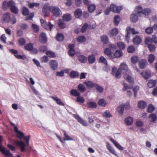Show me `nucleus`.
<instances>
[{"instance_id":"obj_1","label":"nucleus","mask_w":157,"mask_h":157,"mask_svg":"<svg viewBox=\"0 0 157 157\" xmlns=\"http://www.w3.org/2000/svg\"><path fill=\"white\" fill-rule=\"evenodd\" d=\"M15 5V3L13 0H10L8 2L5 1L3 3L2 9L6 10L8 7H10L11 12L15 14H17L18 13V10Z\"/></svg>"},{"instance_id":"obj_2","label":"nucleus","mask_w":157,"mask_h":157,"mask_svg":"<svg viewBox=\"0 0 157 157\" xmlns=\"http://www.w3.org/2000/svg\"><path fill=\"white\" fill-rule=\"evenodd\" d=\"M15 132L16 133V137L19 139H24L25 141L26 144L27 145L29 144V141L30 136H25V135L23 132L19 130L17 126L15 127Z\"/></svg>"},{"instance_id":"obj_3","label":"nucleus","mask_w":157,"mask_h":157,"mask_svg":"<svg viewBox=\"0 0 157 157\" xmlns=\"http://www.w3.org/2000/svg\"><path fill=\"white\" fill-rule=\"evenodd\" d=\"M22 14L25 16H28L25 18V20L27 21L29 20H32L34 16V14L33 13H31L29 14V11L28 9L25 7H23L22 9Z\"/></svg>"},{"instance_id":"obj_4","label":"nucleus","mask_w":157,"mask_h":157,"mask_svg":"<svg viewBox=\"0 0 157 157\" xmlns=\"http://www.w3.org/2000/svg\"><path fill=\"white\" fill-rule=\"evenodd\" d=\"M145 42L148 46L152 44L153 42L156 44L157 43V36L155 35H153L152 38L147 37L145 39Z\"/></svg>"},{"instance_id":"obj_5","label":"nucleus","mask_w":157,"mask_h":157,"mask_svg":"<svg viewBox=\"0 0 157 157\" xmlns=\"http://www.w3.org/2000/svg\"><path fill=\"white\" fill-rule=\"evenodd\" d=\"M40 22L42 26L45 29L51 31L54 26L51 22H48L47 23L43 19H40Z\"/></svg>"},{"instance_id":"obj_6","label":"nucleus","mask_w":157,"mask_h":157,"mask_svg":"<svg viewBox=\"0 0 157 157\" xmlns=\"http://www.w3.org/2000/svg\"><path fill=\"white\" fill-rule=\"evenodd\" d=\"M51 12L57 17H59L62 14L60 10L57 6H52V7H51Z\"/></svg>"},{"instance_id":"obj_7","label":"nucleus","mask_w":157,"mask_h":157,"mask_svg":"<svg viewBox=\"0 0 157 157\" xmlns=\"http://www.w3.org/2000/svg\"><path fill=\"white\" fill-rule=\"evenodd\" d=\"M122 72L121 68H118L117 71L116 68L114 67L112 69V74L116 78H118L121 77V74Z\"/></svg>"},{"instance_id":"obj_8","label":"nucleus","mask_w":157,"mask_h":157,"mask_svg":"<svg viewBox=\"0 0 157 157\" xmlns=\"http://www.w3.org/2000/svg\"><path fill=\"white\" fill-rule=\"evenodd\" d=\"M10 20V14L8 12L2 15V23H8Z\"/></svg>"},{"instance_id":"obj_9","label":"nucleus","mask_w":157,"mask_h":157,"mask_svg":"<svg viewBox=\"0 0 157 157\" xmlns=\"http://www.w3.org/2000/svg\"><path fill=\"white\" fill-rule=\"evenodd\" d=\"M73 116L77 120L78 122L81 124L83 126H87L88 125V124L87 121L83 120L78 115L74 114Z\"/></svg>"},{"instance_id":"obj_10","label":"nucleus","mask_w":157,"mask_h":157,"mask_svg":"<svg viewBox=\"0 0 157 157\" xmlns=\"http://www.w3.org/2000/svg\"><path fill=\"white\" fill-rule=\"evenodd\" d=\"M121 6H118L114 4H111L110 6V9L111 11L114 13H119L122 9Z\"/></svg>"},{"instance_id":"obj_11","label":"nucleus","mask_w":157,"mask_h":157,"mask_svg":"<svg viewBox=\"0 0 157 157\" xmlns=\"http://www.w3.org/2000/svg\"><path fill=\"white\" fill-rule=\"evenodd\" d=\"M49 64L50 67L52 70H56L57 69L58 63L56 60H51L49 63Z\"/></svg>"},{"instance_id":"obj_12","label":"nucleus","mask_w":157,"mask_h":157,"mask_svg":"<svg viewBox=\"0 0 157 157\" xmlns=\"http://www.w3.org/2000/svg\"><path fill=\"white\" fill-rule=\"evenodd\" d=\"M0 151H1L2 154H4L7 157H13L12 154L11 153H10V151L9 150H6L4 147H2V145H0Z\"/></svg>"},{"instance_id":"obj_13","label":"nucleus","mask_w":157,"mask_h":157,"mask_svg":"<svg viewBox=\"0 0 157 157\" xmlns=\"http://www.w3.org/2000/svg\"><path fill=\"white\" fill-rule=\"evenodd\" d=\"M52 6H49V4L46 3L44 5L42 9V12L45 14L47 15L49 11H51V7Z\"/></svg>"},{"instance_id":"obj_14","label":"nucleus","mask_w":157,"mask_h":157,"mask_svg":"<svg viewBox=\"0 0 157 157\" xmlns=\"http://www.w3.org/2000/svg\"><path fill=\"white\" fill-rule=\"evenodd\" d=\"M40 41L42 43L45 44L47 42V38L45 34L44 33H40L39 37Z\"/></svg>"},{"instance_id":"obj_15","label":"nucleus","mask_w":157,"mask_h":157,"mask_svg":"<svg viewBox=\"0 0 157 157\" xmlns=\"http://www.w3.org/2000/svg\"><path fill=\"white\" fill-rule=\"evenodd\" d=\"M131 72H128L127 74H124V77L129 82L133 83H134V80L131 75Z\"/></svg>"},{"instance_id":"obj_16","label":"nucleus","mask_w":157,"mask_h":157,"mask_svg":"<svg viewBox=\"0 0 157 157\" xmlns=\"http://www.w3.org/2000/svg\"><path fill=\"white\" fill-rule=\"evenodd\" d=\"M147 64L146 60L141 59L139 62V65L140 68L143 69L144 68Z\"/></svg>"},{"instance_id":"obj_17","label":"nucleus","mask_w":157,"mask_h":157,"mask_svg":"<svg viewBox=\"0 0 157 157\" xmlns=\"http://www.w3.org/2000/svg\"><path fill=\"white\" fill-rule=\"evenodd\" d=\"M119 68H121V71H124V74H127L128 72H130L128 69V66L127 65L124 63H122Z\"/></svg>"},{"instance_id":"obj_18","label":"nucleus","mask_w":157,"mask_h":157,"mask_svg":"<svg viewBox=\"0 0 157 157\" xmlns=\"http://www.w3.org/2000/svg\"><path fill=\"white\" fill-rule=\"evenodd\" d=\"M132 41L134 44L139 45L142 41V39L140 36H136L133 39Z\"/></svg>"},{"instance_id":"obj_19","label":"nucleus","mask_w":157,"mask_h":157,"mask_svg":"<svg viewBox=\"0 0 157 157\" xmlns=\"http://www.w3.org/2000/svg\"><path fill=\"white\" fill-rule=\"evenodd\" d=\"M104 53L110 58L113 59L114 58V56H112V52L109 48H105L104 50Z\"/></svg>"},{"instance_id":"obj_20","label":"nucleus","mask_w":157,"mask_h":157,"mask_svg":"<svg viewBox=\"0 0 157 157\" xmlns=\"http://www.w3.org/2000/svg\"><path fill=\"white\" fill-rule=\"evenodd\" d=\"M156 81L155 80H150L148 82L147 86L149 88H152L156 85Z\"/></svg>"},{"instance_id":"obj_21","label":"nucleus","mask_w":157,"mask_h":157,"mask_svg":"<svg viewBox=\"0 0 157 157\" xmlns=\"http://www.w3.org/2000/svg\"><path fill=\"white\" fill-rule=\"evenodd\" d=\"M106 147L107 149L110 152L116 156L117 155L115 151L109 143L108 142L106 143Z\"/></svg>"},{"instance_id":"obj_22","label":"nucleus","mask_w":157,"mask_h":157,"mask_svg":"<svg viewBox=\"0 0 157 157\" xmlns=\"http://www.w3.org/2000/svg\"><path fill=\"white\" fill-rule=\"evenodd\" d=\"M110 141L112 142L115 146L118 149L120 150H123L124 148L122 147L118 143L115 141L113 139L111 138L110 139Z\"/></svg>"},{"instance_id":"obj_23","label":"nucleus","mask_w":157,"mask_h":157,"mask_svg":"<svg viewBox=\"0 0 157 157\" xmlns=\"http://www.w3.org/2000/svg\"><path fill=\"white\" fill-rule=\"evenodd\" d=\"M84 83L88 88H92L94 87L96 84L94 83L92 81H87L84 82Z\"/></svg>"},{"instance_id":"obj_24","label":"nucleus","mask_w":157,"mask_h":157,"mask_svg":"<svg viewBox=\"0 0 157 157\" xmlns=\"http://www.w3.org/2000/svg\"><path fill=\"white\" fill-rule=\"evenodd\" d=\"M16 144L20 147L21 152H23L25 151V147L26 146V144L24 142L22 141H17L16 142Z\"/></svg>"},{"instance_id":"obj_25","label":"nucleus","mask_w":157,"mask_h":157,"mask_svg":"<svg viewBox=\"0 0 157 157\" xmlns=\"http://www.w3.org/2000/svg\"><path fill=\"white\" fill-rule=\"evenodd\" d=\"M87 58L88 62L90 64L93 63L96 60L95 56L93 54L88 56Z\"/></svg>"},{"instance_id":"obj_26","label":"nucleus","mask_w":157,"mask_h":157,"mask_svg":"<svg viewBox=\"0 0 157 157\" xmlns=\"http://www.w3.org/2000/svg\"><path fill=\"white\" fill-rule=\"evenodd\" d=\"M86 105L88 108L92 109L96 108L97 106V103L93 101L88 102L87 103Z\"/></svg>"},{"instance_id":"obj_27","label":"nucleus","mask_w":157,"mask_h":157,"mask_svg":"<svg viewBox=\"0 0 157 157\" xmlns=\"http://www.w3.org/2000/svg\"><path fill=\"white\" fill-rule=\"evenodd\" d=\"M82 12L80 8L76 9L74 13V15L76 18H79L82 16Z\"/></svg>"},{"instance_id":"obj_28","label":"nucleus","mask_w":157,"mask_h":157,"mask_svg":"<svg viewBox=\"0 0 157 157\" xmlns=\"http://www.w3.org/2000/svg\"><path fill=\"white\" fill-rule=\"evenodd\" d=\"M118 33V29L117 28H113L109 32L108 34L110 36H116Z\"/></svg>"},{"instance_id":"obj_29","label":"nucleus","mask_w":157,"mask_h":157,"mask_svg":"<svg viewBox=\"0 0 157 157\" xmlns=\"http://www.w3.org/2000/svg\"><path fill=\"white\" fill-rule=\"evenodd\" d=\"M51 98L58 105H64V104L62 102L61 99L57 97L51 96Z\"/></svg>"},{"instance_id":"obj_30","label":"nucleus","mask_w":157,"mask_h":157,"mask_svg":"<svg viewBox=\"0 0 157 157\" xmlns=\"http://www.w3.org/2000/svg\"><path fill=\"white\" fill-rule=\"evenodd\" d=\"M63 136L64 138L63 139V140H73V139L70 137L69 136H68V134L66 132V131L64 130H63Z\"/></svg>"},{"instance_id":"obj_31","label":"nucleus","mask_w":157,"mask_h":157,"mask_svg":"<svg viewBox=\"0 0 157 157\" xmlns=\"http://www.w3.org/2000/svg\"><path fill=\"white\" fill-rule=\"evenodd\" d=\"M138 107L141 109L145 108L147 106V103L143 101H140L138 103Z\"/></svg>"},{"instance_id":"obj_32","label":"nucleus","mask_w":157,"mask_h":157,"mask_svg":"<svg viewBox=\"0 0 157 157\" xmlns=\"http://www.w3.org/2000/svg\"><path fill=\"white\" fill-rule=\"evenodd\" d=\"M33 45L32 43L27 44L24 46V48L28 51H31L33 49Z\"/></svg>"},{"instance_id":"obj_33","label":"nucleus","mask_w":157,"mask_h":157,"mask_svg":"<svg viewBox=\"0 0 157 157\" xmlns=\"http://www.w3.org/2000/svg\"><path fill=\"white\" fill-rule=\"evenodd\" d=\"M131 21L133 22H136L138 20V16L136 14L132 13L130 17Z\"/></svg>"},{"instance_id":"obj_34","label":"nucleus","mask_w":157,"mask_h":157,"mask_svg":"<svg viewBox=\"0 0 157 157\" xmlns=\"http://www.w3.org/2000/svg\"><path fill=\"white\" fill-rule=\"evenodd\" d=\"M101 40L102 42L105 44H107L108 43L109 39L108 36L105 35L102 36L101 37Z\"/></svg>"},{"instance_id":"obj_35","label":"nucleus","mask_w":157,"mask_h":157,"mask_svg":"<svg viewBox=\"0 0 157 157\" xmlns=\"http://www.w3.org/2000/svg\"><path fill=\"white\" fill-rule=\"evenodd\" d=\"M64 35L61 33H58L56 36V40L59 41H63L64 39Z\"/></svg>"},{"instance_id":"obj_36","label":"nucleus","mask_w":157,"mask_h":157,"mask_svg":"<svg viewBox=\"0 0 157 157\" xmlns=\"http://www.w3.org/2000/svg\"><path fill=\"white\" fill-rule=\"evenodd\" d=\"M45 54L48 57L50 58H55L56 57L55 53L51 51H46Z\"/></svg>"},{"instance_id":"obj_37","label":"nucleus","mask_w":157,"mask_h":157,"mask_svg":"<svg viewBox=\"0 0 157 157\" xmlns=\"http://www.w3.org/2000/svg\"><path fill=\"white\" fill-rule=\"evenodd\" d=\"M79 75L78 73L74 71H72L69 73V76L71 78H76L78 77Z\"/></svg>"},{"instance_id":"obj_38","label":"nucleus","mask_w":157,"mask_h":157,"mask_svg":"<svg viewBox=\"0 0 157 157\" xmlns=\"http://www.w3.org/2000/svg\"><path fill=\"white\" fill-rule=\"evenodd\" d=\"M70 93L71 95L75 97H77L81 95L80 93L77 90L75 89L71 90L70 91Z\"/></svg>"},{"instance_id":"obj_39","label":"nucleus","mask_w":157,"mask_h":157,"mask_svg":"<svg viewBox=\"0 0 157 157\" xmlns=\"http://www.w3.org/2000/svg\"><path fill=\"white\" fill-rule=\"evenodd\" d=\"M124 121L126 124L130 125L132 123L133 119L132 117H128L125 119Z\"/></svg>"},{"instance_id":"obj_40","label":"nucleus","mask_w":157,"mask_h":157,"mask_svg":"<svg viewBox=\"0 0 157 157\" xmlns=\"http://www.w3.org/2000/svg\"><path fill=\"white\" fill-rule=\"evenodd\" d=\"M98 103L99 106L102 107H105L107 104L106 101L103 98L100 99Z\"/></svg>"},{"instance_id":"obj_41","label":"nucleus","mask_w":157,"mask_h":157,"mask_svg":"<svg viewBox=\"0 0 157 157\" xmlns=\"http://www.w3.org/2000/svg\"><path fill=\"white\" fill-rule=\"evenodd\" d=\"M58 25L60 29L64 28L66 27V24L61 19L59 20L57 22Z\"/></svg>"},{"instance_id":"obj_42","label":"nucleus","mask_w":157,"mask_h":157,"mask_svg":"<svg viewBox=\"0 0 157 157\" xmlns=\"http://www.w3.org/2000/svg\"><path fill=\"white\" fill-rule=\"evenodd\" d=\"M155 59V57L153 54H150L148 57V60L149 63L151 64L154 61Z\"/></svg>"},{"instance_id":"obj_43","label":"nucleus","mask_w":157,"mask_h":157,"mask_svg":"<svg viewBox=\"0 0 157 157\" xmlns=\"http://www.w3.org/2000/svg\"><path fill=\"white\" fill-rule=\"evenodd\" d=\"M78 89L79 91L82 92H84L86 90V88L82 84H79L78 86Z\"/></svg>"},{"instance_id":"obj_44","label":"nucleus","mask_w":157,"mask_h":157,"mask_svg":"<svg viewBox=\"0 0 157 157\" xmlns=\"http://www.w3.org/2000/svg\"><path fill=\"white\" fill-rule=\"evenodd\" d=\"M88 6V11L91 13L93 12L96 9V6L94 5L90 4Z\"/></svg>"},{"instance_id":"obj_45","label":"nucleus","mask_w":157,"mask_h":157,"mask_svg":"<svg viewBox=\"0 0 157 157\" xmlns=\"http://www.w3.org/2000/svg\"><path fill=\"white\" fill-rule=\"evenodd\" d=\"M63 18L64 21H69L71 19V17L70 14H67L64 15Z\"/></svg>"},{"instance_id":"obj_46","label":"nucleus","mask_w":157,"mask_h":157,"mask_svg":"<svg viewBox=\"0 0 157 157\" xmlns=\"http://www.w3.org/2000/svg\"><path fill=\"white\" fill-rule=\"evenodd\" d=\"M135 11L136 13L138 14L141 13H142L143 11L142 7L140 6H137L136 7Z\"/></svg>"},{"instance_id":"obj_47","label":"nucleus","mask_w":157,"mask_h":157,"mask_svg":"<svg viewBox=\"0 0 157 157\" xmlns=\"http://www.w3.org/2000/svg\"><path fill=\"white\" fill-rule=\"evenodd\" d=\"M126 31H129L130 32V34L132 33L133 34H138L139 32L136 31L134 28H131L129 27L127 28L126 30Z\"/></svg>"},{"instance_id":"obj_48","label":"nucleus","mask_w":157,"mask_h":157,"mask_svg":"<svg viewBox=\"0 0 157 157\" xmlns=\"http://www.w3.org/2000/svg\"><path fill=\"white\" fill-rule=\"evenodd\" d=\"M79 61L82 63H86L87 60L86 58L83 55H80L79 56Z\"/></svg>"},{"instance_id":"obj_49","label":"nucleus","mask_w":157,"mask_h":157,"mask_svg":"<svg viewBox=\"0 0 157 157\" xmlns=\"http://www.w3.org/2000/svg\"><path fill=\"white\" fill-rule=\"evenodd\" d=\"M120 21V18L119 16L117 15L114 17V23L115 25H118Z\"/></svg>"},{"instance_id":"obj_50","label":"nucleus","mask_w":157,"mask_h":157,"mask_svg":"<svg viewBox=\"0 0 157 157\" xmlns=\"http://www.w3.org/2000/svg\"><path fill=\"white\" fill-rule=\"evenodd\" d=\"M117 110L120 114H123L124 110V106L123 105H120L117 108Z\"/></svg>"},{"instance_id":"obj_51","label":"nucleus","mask_w":157,"mask_h":157,"mask_svg":"<svg viewBox=\"0 0 157 157\" xmlns=\"http://www.w3.org/2000/svg\"><path fill=\"white\" fill-rule=\"evenodd\" d=\"M122 55V51L121 50H118L116 51L114 53L115 57L119 58L121 57Z\"/></svg>"},{"instance_id":"obj_52","label":"nucleus","mask_w":157,"mask_h":157,"mask_svg":"<svg viewBox=\"0 0 157 157\" xmlns=\"http://www.w3.org/2000/svg\"><path fill=\"white\" fill-rule=\"evenodd\" d=\"M19 44L21 46L24 45L26 43L25 40L23 38H21L19 39L18 41Z\"/></svg>"},{"instance_id":"obj_53","label":"nucleus","mask_w":157,"mask_h":157,"mask_svg":"<svg viewBox=\"0 0 157 157\" xmlns=\"http://www.w3.org/2000/svg\"><path fill=\"white\" fill-rule=\"evenodd\" d=\"M149 118L151 119L150 121L153 122L156 121L157 119L156 115L154 113H151L149 117Z\"/></svg>"},{"instance_id":"obj_54","label":"nucleus","mask_w":157,"mask_h":157,"mask_svg":"<svg viewBox=\"0 0 157 157\" xmlns=\"http://www.w3.org/2000/svg\"><path fill=\"white\" fill-rule=\"evenodd\" d=\"M88 26V24L86 23H85L82 27L81 32L82 33H84L86 30Z\"/></svg>"},{"instance_id":"obj_55","label":"nucleus","mask_w":157,"mask_h":157,"mask_svg":"<svg viewBox=\"0 0 157 157\" xmlns=\"http://www.w3.org/2000/svg\"><path fill=\"white\" fill-rule=\"evenodd\" d=\"M99 62L104 64L105 65L107 64V61L105 58L102 56H101L99 59Z\"/></svg>"},{"instance_id":"obj_56","label":"nucleus","mask_w":157,"mask_h":157,"mask_svg":"<svg viewBox=\"0 0 157 157\" xmlns=\"http://www.w3.org/2000/svg\"><path fill=\"white\" fill-rule=\"evenodd\" d=\"M117 46L118 48L121 50L124 49L125 47V45L122 42H118Z\"/></svg>"},{"instance_id":"obj_57","label":"nucleus","mask_w":157,"mask_h":157,"mask_svg":"<svg viewBox=\"0 0 157 157\" xmlns=\"http://www.w3.org/2000/svg\"><path fill=\"white\" fill-rule=\"evenodd\" d=\"M94 87L96 89V90L99 93H101L103 91V88L100 86L96 84Z\"/></svg>"},{"instance_id":"obj_58","label":"nucleus","mask_w":157,"mask_h":157,"mask_svg":"<svg viewBox=\"0 0 157 157\" xmlns=\"http://www.w3.org/2000/svg\"><path fill=\"white\" fill-rule=\"evenodd\" d=\"M131 59L132 62L134 64H135L138 61L139 58L138 57L133 56H132Z\"/></svg>"},{"instance_id":"obj_59","label":"nucleus","mask_w":157,"mask_h":157,"mask_svg":"<svg viewBox=\"0 0 157 157\" xmlns=\"http://www.w3.org/2000/svg\"><path fill=\"white\" fill-rule=\"evenodd\" d=\"M155 108L152 104H149L148 108L147 109V112L148 113H151L155 110Z\"/></svg>"},{"instance_id":"obj_60","label":"nucleus","mask_w":157,"mask_h":157,"mask_svg":"<svg viewBox=\"0 0 157 157\" xmlns=\"http://www.w3.org/2000/svg\"><path fill=\"white\" fill-rule=\"evenodd\" d=\"M15 57L18 59H20L23 60H25V59H27V58L24 55H14Z\"/></svg>"},{"instance_id":"obj_61","label":"nucleus","mask_w":157,"mask_h":157,"mask_svg":"<svg viewBox=\"0 0 157 157\" xmlns=\"http://www.w3.org/2000/svg\"><path fill=\"white\" fill-rule=\"evenodd\" d=\"M32 28L33 31L35 33H37L39 31V29L38 27L35 24H32Z\"/></svg>"},{"instance_id":"obj_62","label":"nucleus","mask_w":157,"mask_h":157,"mask_svg":"<svg viewBox=\"0 0 157 157\" xmlns=\"http://www.w3.org/2000/svg\"><path fill=\"white\" fill-rule=\"evenodd\" d=\"M49 59L47 56H44L40 58V60L41 62L43 63H47Z\"/></svg>"},{"instance_id":"obj_63","label":"nucleus","mask_w":157,"mask_h":157,"mask_svg":"<svg viewBox=\"0 0 157 157\" xmlns=\"http://www.w3.org/2000/svg\"><path fill=\"white\" fill-rule=\"evenodd\" d=\"M76 101L77 102L83 103L85 102V99L83 97L79 96L77 97Z\"/></svg>"},{"instance_id":"obj_64","label":"nucleus","mask_w":157,"mask_h":157,"mask_svg":"<svg viewBox=\"0 0 157 157\" xmlns=\"http://www.w3.org/2000/svg\"><path fill=\"white\" fill-rule=\"evenodd\" d=\"M151 12V10L150 9L147 8L143 10L142 13L145 15H148Z\"/></svg>"}]
</instances>
